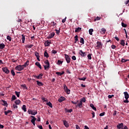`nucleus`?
<instances>
[{
	"mask_svg": "<svg viewBox=\"0 0 129 129\" xmlns=\"http://www.w3.org/2000/svg\"><path fill=\"white\" fill-rule=\"evenodd\" d=\"M24 66L23 65H18L15 67V70H18V71H22V70H24Z\"/></svg>",
	"mask_w": 129,
	"mask_h": 129,
	"instance_id": "1",
	"label": "nucleus"
},
{
	"mask_svg": "<svg viewBox=\"0 0 129 129\" xmlns=\"http://www.w3.org/2000/svg\"><path fill=\"white\" fill-rule=\"evenodd\" d=\"M28 113H29V114H31L32 115H36V114L38 113V112H37L36 110L34 111L29 109L28 111Z\"/></svg>",
	"mask_w": 129,
	"mask_h": 129,
	"instance_id": "2",
	"label": "nucleus"
},
{
	"mask_svg": "<svg viewBox=\"0 0 129 129\" xmlns=\"http://www.w3.org/2000/svg\"><path fill=\"white\" fill-rule=\"evenodd\" d=\"M64 58L67 61V62L68 63H70V61L71 60V58H70V56H69V55H68L67 54H64Z\"/></svg>",
	"mask_w": 129,
	"mask_h": 129,
	"instance_id": "3",
	"label": "nucleus"
},
{
	"mask_svg": "<svg viewBox=\"0 0 129 129\" xmlns=\"http://www.w3.org/2000/svg\"><path fill=\"white\" fill-rule=\"evenodd\" d=\"M79 54L82 57H86V52H84L82 50H79Z\"/></svg>",
	"mask_w": 129,
	"mask_h": 129,
	"instance_id": "4",
	"label": "nucleus"
},
{
	"mask_svg": "<svg viewBox=\"0 0 129 129\" xmlns=\"http://www.w3.org/2000/svg\"><path fill=\"white\" fill-rule=\"evenodd\" d=\"M30 117L32 118L31 120L32 123L33 124V125H36V122L35 121L37 120V118H36V117H35L34 116H31Z\"/></svg>",
	"mask_w": 129,
	"mask_h": 129,
	"instance_id": "5",
	"label": "nucleus"
},
{
	"mask_svg": "<svg viewBox=\"0 0 129 129\" xmlns=\"http://www.w3.org/2000/svg\"><path fill=\"white\" fill-rule=\"evenodd\" d=\"M33 77H34V78H37V79H42V77H43V74L41 73L38 76L33 75Z\"/></svg>",
	"mask_w": 129,
	"mask_h": 129,
	"instance_id": "6",
	"label": "nucleus"
},
{
	"mask_svg": "<svg viewBox=\"0 0 129 129\" xmlns=\"http://www.w3.org/2000/svg\"><path fill=\"white\" fill-rule=\"evenodd\" d=\"M83 104L82 103V102H78V103H77V105H76V107L77 108L78 107H79V108H82V107H83Z\"/></svg>",
	"mask_w": 129,
	"mask_h": 129,
	"instance_id": "7",
	"label": "nucleus"
},
{
	"mask_svg": "<svg viewBox=\"0 0 129 129\" xmlns=\"http://www.w3.org/2000/svg\"><path fill=\"white\" fill-rule=\"evenodd\" d=\"M50 44H51V40H47L44 42V46L45 47H49Z\"/></svg>",
	"mask_w": 129,
	"mask_h": 129,
	"instance_id": "8",
	"label": "nucleus"
},
{
	"mask_svg": "<svg viewBox=\"0 0 129 129\" xmlns=\"http://www.w3.org/2000/svg\"><path fill=\"white\" fill-rule=\"evenodd\" d=\"M54 36H55V32H53L47 36V39H52Z\"/></svg>",
	"mask_w": 129,
	"mask_h": 129,
	"instance_id": "9",
	"label": "nucleus"
},
{
	"mask_svg": "<svg viewBox=\"0 0 129 129\" xmlns=\"http://www.w3.org/2000/svg\"><path fill=\"white\" fill-rule=\"evenodd\" d=\"M101 47H102V44H101V42L98 41L97 42V46H96L97 49H100V48H101Z\"/></svg>",
	"mask_w": 129,
	"mask_h": 129,
	"instance_id": "10",
	"label": "nucleus"
},
{
	"mask_svg": "<svg viewBox=\"0 0 129 129\" xmlns=\"http://www.w3.org/2000/svg\"><path fill=\"white\" fill-rule=\"evenodd\" d=\"M3 70L5 73H6V74H9V73H10V71L8 69L7 67L3 68Z\"/></svg>",
	"mask_w": 129,
	"mask_h": 129,
	"instance_id": "11",
	"label": "nucleus"
},
{
	"mask_svg": "<svg viewBox=\"0 0 129 129\" xmlns=\"http://www.w3.org/2000/svg\"><path fill=\"white\" fill-rule=\"evenodd\" d=\"M66 98L64 97L61 96L58 100V102H62V101H64Z\"/></svg>",
	"mask_w": 129,
	"mask_h": 129,
	"instance_id": "12",
	"label": "nucleus"
},
{
	"mask_svg": "<svg viewBox=\"0 0 129 129\" xmlns=\"http://www.w3.org/2000/svg\"><path fill=\"white\" fill-rule=\"evenodd\" d=\"M123 127V123H119L117 125V128L118 129L122 128Z\"/></svg>",
	"mask_w": 129,
	"mask_h": 129,
	"instance_id": "13",
	"label": "nucleus"
},
{
	"mask_svg": "<svg viewBox=\"0 0 129 129\" xmlns=\"http://www.w3.org/2000/svg\"><path fill=\"white\" fill-rule=\"evenodd\" d=\"M124 98H125V99H128L129 95H128V93H127V92H124Z\"/></svg>",
	"mask_w": 129,
	"mask_h": 129,
	"instance_id": "14",
	"label": "nucleus"
},
{
	"mask_svg": "<svg viewBox=\"0 0 129 129\" xmlns=\"http://www.w3.org/2000/svg\"><path fill=\"white\" fill-rule=\"evenodd\" d=\"M63 124L66 126V127H69V124L66 120H63Z\"/></svg>",
	"mask_w": 129,
	"mask_h": 129,
	"instance_id": "15",
	"label": "nucleus"
},
{
	"mask_svg": "<svg viewBox=\"0 0 129 129\" xmlns=\"http://www.w3.org/2000/svg\"><path fill=\"white\" fill-rule=\"evenodd\" d=\"M81 30H82V28H81V27L77 28L75 29V32L79 33V32H80V31H81Z\"/></svg>",
	"mask_w": 129,
	"mask_h": 129,
	"instance_id": "16",
	"label": "nucleus"
},
{
	"mask_svg": "<svg viewBox=\"0 0 129 129\" xmlns=\"http://www.w3.org/2000/svg\"><path fill=\"white\" fill-rule=\"evenodd\" d=\"M35 65H36V66H37V67H38V68H39L40 69H42V67H41V64H40V62H36L35 63Z\"/></svg>",
	"mask_w": 129,
	"mask_h": 129,
	"instance_id": "17",
	"label": "nucleus"
},
{
	"mask_svg": "<svg viewBox=\"0 0 129 129\" xmlns=\"http://www.w3.org/2000/svg\"><path fill=\"white\" fill-rule=\"evenodd\" d=\"M75 44H76L77 43V42H78L79 40H78V35H76L75 36Z\"/></svg>",
	"mask_w": 129,
	"mask_h": 129,
	"instance_id": "18",
	"label": "nucleus"
},
{
	"mask_svg": "<svg viewBox=\"0 0 129 129\" xmlns=\"http://www.w3.org/2000/svg\"><path fill=\"white\" fill-rule=\"evenodd\" d=\"M36 82L38 86H43V83L39 82V81H37Z\"/></svg>",
	"mask_w": 129,
	"mask_h": 129,
	"instance_id": "19",
	"label": "nucleus"
},
{
	"mask_svg": "<svg viewBox=\"0 0 129 129\" xmlns=\"http://www.w3.org/2000/svg\"><path fill=\"white\" fill-rule=\"evenodd\" d=\"M2 102H3V104H2L3 105H4V106H8V103L7 102V101L2 100Z\"/></svg>",
	"mask_w": 129,
	"mask_h": 129,
	"instance_id": "20",
	"label": "nucleus"
},
{
	"mask_svg": "<svg viewBox=\"0 0 129 129\" xmlns=\"http://www.w3.org/2000/svg\"><path fill=\"white\" fill-rule=\"evenodd\" d=\"M90 106L92 108V109L96 111V107H94V105H93V104H90Z\"/></svg>",
	"mask_w": 129,
	"mask_h": 129,
	"instance_id": "21",
	"label": "nucleus"
},
{
	"mask_svg": "<svg viewBox=\"0 0 129 129\" xmlns=\"http://www.w3.org/2000/svg\"><path fill=\"white\" fill-rule=\"evenodd\" d=\"M5 47H6V45H5V44H4L3 43L0 44V49L1 50H3V49H4L5 48Z\"/></svg>",
	"mask_w": 129,
	"mask_h": 129,
	"instance_id": "22",
	"label": "nucleus"
},
{
	"mask_svg": "<svg viewBox=\"0 0 129 129\" xmlns=\"http://www.w3.org/2000/svg\"><path fill=\"white\" fill-rule=\"evenodd\" d=\"M22 109L24 110V112H26L27 111V108L26 107L25 105H23L22 107Z\"/></svg>",
	"mask_w": 129,
	"mask_h": 129,
	"instance_id": "23",
	"label": "nucleus"
},
{
	"mask_svg": "<svg viewBox=\"0 0 129 129\" xmlns=\"http://www.w3.org/2000/svg\"><path fill=\"white\" fill-rule=\"evenodd\" d=\"M15 103L16 104V105H19V104L21 103V100H20L19 99L16 100L15 101Z\"/></svg>",
	"mask_w": 129,
	"mask_h": 129,
	"instance_id": "24",
	"label": "nucleus"
},
{
	"mask_svg": "<svg viewBox=\"0 0 129 129\" xmlns=\"http://www.w3.org/2000/svg\"><path fill=\"white\" fill-rule=\"evenodd\" d=\"M46 104H47V105L49 106V107H51V108H52V107H53V105H52V103H51V102H50V101L46 103Z\"/></svg>",
	"mask_w": 129,
	"mask_h": 129,
	"instance_id": "25",
	"label": "nucleus"
},
{
	"mask_svg": "<svg viewBox=\"0 0 129 129\" xmlns=\"http://www.w3.org/2000/svg\"><path fill=\"white\" fill-rule=\"evenodd\" d=\"M44 57H46V58H49V54L47 53V50H45L44 54Z\"/></svg>",
	"mask_w": 129,
	"mask_h": 129,
	"instance_id": "26",
	"label": "nucleus"
},
{
	"mask_svg": "<svg viewBox=\"0 0 129 129\" xmlns=\"http://www.w3.org/2000/svg\"><path fill=\"white\" fill-rule=\"evenodd\" d=\"M22 43L24 44V43H25V40H26V38L25 37V35H24V34L22 35Z\"/></svg>",
	"mask_w": 129,
	"mask_h": 129,
	"instance_id": "27",
	"label": "nucleus"
},
{
	"mask_svg": "<svg viewBox=\"0 0 129 129\" xmlns=\"http://www.w3.org/2000/svg\"><path fill=\"white\" fill-rule=\"evenodd\" d=\"M105 32H106V29H105V28H102L101 29V33L102 34H105Z\"/></svg>",
	"mask_w": 129,
	"mask_h": 129,
	"instance_id": "28",
	"label": "nucleus"
},
{
	"mask_svg": "<svg viewBox=\"0 0 129 129\" xmlns=\"http://www.w3.org/2000/svg\"><path fill=\"white\" fill-rule=\"evenodd\" d=\"M32 47H34V45L33 44H27L26 45V48H28V49H31V48H32Z\"/></svg>",
	"mask_w": 129,
	"mask_h": 129,
	"instance_id": "29",
	"label": "nucleus"
},
{
	"mask_svg": "<svg viewBox=\"0 0 129 129\" xmlns=\"http://www.w3.org/2000/svg\"><path fill=\"white\" fill-rule=\"evenodd\" d=\"M29 65V61L28 60L26 61V62L23 65V67H27Z\"/></svg>",
	"mask_w": 129,
	"mask_h": 129,
	"instance_id": "30",
	"label": "nucleus"
},
{
	"mask_svg": "<svg viewBox=\"0 0 129 129\" xmlns=\"http://www.w3.org/2000/svg\"><path fill=\"white\" fill-rule=\"evenodd\" d=\"M4 112H5V115H8V114L10 113V112H12V111L8 110V111H5Z\"/></svg>",
	"mask_w": 129,
	"mask_h": 129,
	"instance_id": "31",
	"label": "nucleus"
},
{
	"mask_svg": "<svg viewBox=\"0 0 129 129\" xmlns=\"http://www.w3.org/2000/svg\"><path fill=\"white\" fill-rule=\"evenodd\" d=\"M43 67L45 70H48L49 69V68H50V66H48V65L43 66Z\"/></svg>",
	"mask_w": 129,
	"mask_h": 129,
	"instance_id": "32",
	"label": "nucleus"
},
{
	"mask_svg": "<svg viewBox=\"0 0 129 129\" xmlns=\"http://www.w3.org/2000/svg\"><path fill=\"white\" fill-rule=\"evenodd\" d=\"M120 45H121V46H124V45H125V43L124 42V40H121Z\"/></svg>",
	"mask_w": 129,
	"mask_h": 129,
	"instance_id": "33",
	"label": "nucleus"
},
{
	"mask_svg": "<svg viewBox=\"0 0 129 129\" xmlns=\"http://www.w3.org/2000/svg\"><path fill=\"white\" fill-rule=\"evenodd\" d=\"M87 78H86V77H85L83 78H79V80H82L83 81H85V80H86V79Z\"/></svg>",
	"mask_w": 129,
	"mask_h": 129,
	"instance_id": "34",
	"label": "nucleus"
},
{
	"mask_svg": "<svg viewBox=\"0 0 129 129\" xmlns=\"http://www.w3.org/2000/svg\"><path fill=\"white\" fill-rule=\"evenodd\" d=\"M16 98L17 97H16V95H13L12 97V101H13V100H16Z\"/></svg>",
	"mask_w": 129,
	"mask_h": 129,
	"instance_id": "35",
	"label": "nucleus"
},
{
	"mask_svg": "<svg viewBox=\"0 0 129 129\" xmlns=\"http://www.w3.org/2000/svg\"><path fill=\"white\" fill-rule=\"evenodd\" d=\"M127 61H128V59H125L124 58H122L121 60V62H122V63H124L125 62H127Z\"/></svg>",
	"mask_w": 129,
	"mask_h": 129,
	"instance_id": "36",
	"label": "nucleus"
},
{
	"mask_svg": "<svg viewBox=\"0 0 129 129\" xmlns=\"http://www.w3.org/2000/svg\"><path fill=\"white\" fill-rule=\"evenodd\" d=\"M44 63H45V64H46V65L50 66V62H49V60H46L44 61Z\"/></svg>",
	"mask_w": 129,
	"mask_h": 129,
	"instance_id": "37",
	"label": "nucleus"
},
{
	"mask_svg": "<svg viewBox=\"0 0 129 129\" xmlns=\"http://www.w3.org/2000/svg\"><path fill=\"white\" fill-rule=\"evenodd\" d=\"M93 32V29H90L89 30V33L90 35H92V33Z\"/></svg>",
	"mask_w": 129,
	"mask_h": 129,
	"instance_id": "38",
	"label": "nucleus"
},
{
	"mask_svg": "<svg viewBox=\"0 0 129 129\" xmlns=\"http://www.w3.org/2000/svg\"><path fill=\"white\" fill-rule=\"evenodd\" d=\"M20 93H21V92H15V94L17 96V97H20Z\"/></svg>",
	"mask_w": 129,
	"mask_h": 129,
	"instance_id": "39",
	"label": "nucleus"
},
{
	"mask_svg": "<svg viewBox=\"0 0 129 129\" xmlns=\"http://www.w3.org/2000/svg\"><path fill=\"white\" fill-rule=\"evenodd\" d=\"M66 93H67V94H70V89H67L66 91H64Z\"/></svg>",
	"mask_w": 129,
	"mask_h": 129,
	"instance_id": "40",
	"label": "nucleus"
},
{
	"mask_svg": "<svg viewBox=\"0 0 129 129\" xmlns=\"http://www.w3.org/2000/svg\"><path fill=\"white\" fill-rule=\"evenodd\" d=\"M11 74L13 75V76H15L16 75V73H15V72L14 71V70H12L11 71Z\"/></svg>",
	"mask_w": 129,
	"mask_h": 129,
	"instance_id": "41",
	"label": "nucleus"
},
{
	"mask_svg": "<svg viewBox=\"0 0 129 129\" xmlns=\"http://www.w3.org/2000/svg\"><path fill=\"white\" fill-rule=\"evenodd\" d=\"M80 43L83 44H84V39H83V38H81Z\"/></svg>",
	"mask_w": 129,
	"mask_h": 129,
	"instance_id": "42",
	"label": "nucleus"
},
{
	"mask_svg": "<svg viewBox=\"0 0 129 129\" xmlns=\"http://www.w3.org/2000/svg\"><path fill=\"white\" fill-rule=\"evenodd\" d=\"M62 63H63V61H61L60 60H58L57 61V65H61V64H62Z\"/></svg>",
	"mask_w": 129,
	"mask_h": 129,
	"instance_id": "43",
	"label": "nucleus"
},
{
	"mask_svg": "<svg viewBox=\"0 0 129 129\" xmlns=\"http://www.w3.org/2000/svg\"><path fill=\"white\" fill-rule=\"evenodd\" d=\"M85 101H86V99L85 97L82 98L80 101L81 102H85Z\"/></svg>",
	"mask_w": 129,
	"mask_h": 129,
	"instance_id": "44",
	"label": "nucleus"
},
{
	"mask_svg": "<svg viewBox=\"0 0 129 129\" xmlns=\"http://www.w3.org/2000/svg\"><path fill=\"white\" fill-rule=\"evenodd\" d=\"M67 89H68V87H67V86H66V84H63V90L64 91H66Z\"/></svg>",
	"mask_w": 129,
	"mask_h": 129,
	"instance_id": "45",
	"label": "nucleus"
},
{
	"mask_svg": "<svg viewBox=\"0 0 129 129\" xmlns=\"http://www.w3.org/2000/svg\"><path fill=\"white\" fill-rule=\"evenodd\" d=\"M7 40H9V41H10V42H11V41H12V37H11V36H10L9 35L7 36Z\"/></svg>",
	"mask_w": 129,
	"mask_h": 129,
	"instance_id": "46",
	"label": "nucleus"
},
{
	"mask_svg": "<svg viewBox=\"0 0 129 129\" xmlns=\"http://www.w3.org/2000/svg\"><path fill=\"white\" fill-rule=\"evenodd\" d=\"M79 101H78V100L76 102H74L73 101H71V102H72V103H73V104H74L75 105H76V104H77L78 103Z\"/></svg>",
	"mask_w": 129,
	"mask_h": 129,
	"instance_id": "47",
	"label": "nucleus"
},
{
	"mask_svg": "<svg viewBox=\"0 0 129 129\" xmlns=\"http://www.w3.org/2000/svg\"><path fill=\"white\" fill-rule=\"evenodd\" d=\"M121 26L122 27H123V28H126V24H124V23L122 22L121 23Z\"/></svg>",
	"mask_w": 129,
	"mask_h": 129,
	"instance_id": "48",
	"label": "nucleus"
},
{
	"mask_svg": "<svg viewBox=\"0 0 129 129\" xmlns=\"http://www.w3.org/2000/svg\"><path fill=\"white\" fill-rule=\"evenodd\" d=\"M99 20H100V17L97 16L95 19H94V21L96 22V21H99Z\"/></svg>",
	"mask_w": 129,
	"mask_h": 129,
	"instance_id": "49",
	"label": "nucleus"
},
{
	"mask_svg": "<svg viewBox=\"0 0 129 129\" xmlns=\"http://www.w3.org/2000/svg\"><path fill=\"white\" fill-rule=\"evenodd\" d=\"M55 31L57 35H59L60 34V28H59V30L55 29Z\"/></svg>",
	"mask_w": 129,
	"mask_h": 129,
	"instance_id": "50",
	"label": "nucleus"
},
{
	"mask_svg": "<svg viewBox=\"0 0 129 129\" xmlns=\"http://www.w3.org/2000/svg\"><path fill=\"white\" fill-rule=\"evenodd\" d=\"M91 114H92V118H94V117H95V112L92 111V112L91 113Z\"/></svg>",
	"mask_w": 129,
	"mask_h": 129,
	"instance_id": "51",
	"label": "nucleus"
},
{
	"mask_svg": "<svg viewBox=\"0 0 129 129\" xmlns=\"http://www.w3.org/2000/svg\"><path fill=\"white\" fill-rule=\"evenodd\" d=\"M35 56H36V57H39L40 55H39V52H35Z\"/></svg>",
	"mask_w": 129,
	"mask_h": 129,
	"instance_id": "52",
	"label": "nucleus"
},
{
	"mask_svg": "<svg viewBox=\"0 0 129 129\" xmlns=\"http://www.w3.org/2000/svg\"><path fill=\"white\" fill-rule=\"evenodd\" d=\"M88 58L89 59V60H91V59H92L91 54H89L88 55Z\"/></svg>",
	"mask_w": 129,
	"mask_h": 129,
	"instance_id": "53",
	"label": "nucleus"
},
{
	"mask_svg": "<svg viewBox=\"0 0 129 129\" xmlns=\"http://www.w3.org/2000/svg\"><path fill=\"white\" fill-rule=\"evenodd\" d=\"M37 127H38V128L39 129H43V126H42L41 125H38Z\"/></svg>",
	"mask_w": 129,
	"mask_h": 129,
	"instance_id": "54",
	"label": "nucleus"
},
{
	"mask_svg": "<svg viewBox=\"0 0 129 129\" xmlns=\"http://www.w3.org/2000/svg\"><path fill=\"white\" fill-rule=\"evenodd\" d=\"M72 60H74V61H75V60H76V56H75V55H73L72 57Z\"/></svg>",
	"mask_w": 129,
	"mask_h": 129,
	"instance_id": "55",
	"label": "nucleus"
},
{
	"mask_svg": "<svg viewBox=\"0 0 129 129\" xmlns=\"http://www.w3.org/2000/svg\"><path fill=\"white\" fill-rule=\"evenodd\" d=\"M56 74L57 75H58V76H61V73L60 72H56Z\"/></svg>",
	"mask_w": 129,
	"mask_h": 129,
	"instance_id": "56",
	"label": "nucleus"
},
{
	"mask_svg": "<svg viewBox=\"0 0 129 129\" xmlns=\"http://www.w3.org/2000/svg\"><path fill=\"white\" fill-rule=\"evenodd\" d=\"M66 71L67 73H68V74H71V72H70V71L69 70L67 69Z\"/></svg>",
	"mask_w": 129,
	"mask_h": 129,
	"instance_id": "57",
	"label": "nucleus"
},
{
	"mask_svg": "<svg viewBox=\"0 0 129 129\" xmlns=\"http://www.w3.org/2000/svg\"><path fill=\"white\" fill-rule=\"evenodd\" d=\"M52 54H57V51L55 50H52Z\"/></svg>",
	"mask_w": 129,
	"mask_h": 129,
	"instance_id": "58",
	"label": "nucleus"
},
{
	"mask_svg": "<svg viewBox=\"0 0 129 129\" xmlns=\"http://www.w3.org/2000/svg\"><path fill=\"white\" fill-rule=\"evenodd\" d=\"M105 114V112H102V113H101L99 115L100 116H103V115H104Z\"/></svg>",
	"mask_w": 129,
	"mask_h": 129,
	"instance_id": "59",
	"label": "nucleus"
},
{
	"mask_svg": "<svg viewBox=\"0 0 129 129\" xmlns=\"http://www.w3.org/2000/svg\"><path fill=\"white\" fill-rule=\"evenodd\" d=\"M67 19V17H65L64 19L62 20V23H65V22H66V19Z\"/></svg>",
	"mask_w": 129,
	"mask_h": 129,
	"instance_id": "60",
	"label": "nucleus"
},
{
	"mask_svg": "<svg viewBox=\"0 0 129 129\" xmlns=\"http://www.w3.org/2000/svg\"><path fill=\"white\" fill-rule=\"evenodd\" d=\"M37 121H41V117L40 116L37 117Z\"/></svg>",
	"mask_w": 129,
	"mask_h": 129,
	"instance_id": "61",
	"label": "nucleus"
},
{
	"mask_svg": "<svg viewBox=\"0 0 129 129\" xmlns=\"http://www.w3.org/2000/svg\"><path fill=\"white\" fill-rule=\"evenodd\" d=\"M114 97V95H109L108 96V98H112V97Z\"/></svg>",
	"mask_w": 129,
	"mask_h": 129,
	"instance_id": "62",
	"label": "nucleus"
},
{
	"mask_svg": "<svg viewBox=\"0 0 129 129\" xmlns=\"http://www.w3.org/2000/svg\"><path fill=\"white\" fill-rule=\"evenodd\" d=\"M111 48H112V49H115V48H116V46L114 45H112Z\"/></svg>",
	"mask_w": 129,
	"mask_h": 129,
	"instance_id": "63",
	"label": "nucleus"
},
{
	"mask_svg": "<svg viewBox=\"0 0 129 129\" xmlns=\"http://www.w3.org/2000/svg\"><path fill=\"white\" fill-rule=\"evenodd\" d=\"M129 3V0H127L126 2H124L125 5H128Z\"/></svg>",
	"mask_w": 129,
	"mask_h": 129,
	"instance_id": "64",
	"label": "nucleus"
}]
</instances>
